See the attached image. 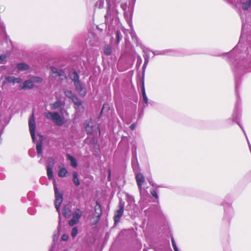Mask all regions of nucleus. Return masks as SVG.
Returning <instances> with one entry per match:
<instances>
[{
  "instance_id": "nucleus-42",
  "label": "nucleus",
  "mask_w": 251,
  "mask_h": 251,
  "mask_svg": "<svg viewBox=\"0 0 251 251\" xmlns=\"http://www.w3.org/2000/svg\"><path fill=\"white\" fill-rule=\"evenodd\" d=\"M6 58V56H5V55H4V54L0 55V64L4 63Z\"/></svg>"
},
{
  "instance_id": "nucleus-29",
  "label": "nucleus",
  "mask_w": 251,
  "mask_h": 251,
  "mask_svg": "<svg viewBox=\"0 0 251 251\" xmlns=\"http://www.w3.org/2000/svg\"><path fill=\"white\" fill-rule=\"evenodd\" d=\"M74 103L78 107L82 105V101L75 95L71 99Z\"/></svg>"
},
{
  "instance_id": "nucleus-21",
  "label": "nucleus",
  "mask_w": 251,
  "mask_h": 251,
  "mask_svg": "<svg viewBox=\"0 0 251 251\" xmlns=\"http://www.w3.org/2000/svg\"><path fill=\"white\" fill-rule=\"evenodd\" d=\"M17 68L20 71H24L29 69V66L25 63H19L17 64Z\"/></svg>"
},
{
  "instance_id": "nucleus-32",
  "label": "nucleus",
  "mask_w": 251,
  "mask_h": 251,
  "mask_svg": "<svg viewBox=\"0 0 251 251\" xmlns=\"http://www.w3.org/2000/svg\"><path fill=\"white\" fill-rule=\"evenodd\" d=\"M109 109H110V106H109V104L107 103H104L102 106V109L100 111V115L99 116V118H100V117H101V116L102 115V113L103 112V111L104 110H105L106 111H108V110H109Z\"/></svg>"
},
{
  "instance_id": "nucleus-38",
  "label": "nucleus",
  "mask_w": 251,
  "mask_h": 251,
  "mask_svg": "<svg viewBox=\"0 0 251 251\" xmlns=\"http://www.w3.org/2000/svg\"><path fill=\"white\" fill-rule=\"evenodd\" d=\"M171 242H172V247L174 250V251H180L179 249L178 248V247L176 245V244L175 242V240L173 236L171 237Z\"/></svg>"
},
{
  "instance_id": "nucleus-20",
  "label": "nucleus",
  "mask_w": 251,
  "mask_h": 251,
  "mask_svg": "<svg viewBox=\"0 0 251 251\" xmlns=\"http://www.w3.org/2000/svg\"><path fill=\"white\" fill-rule=\"evenodd\" d=\"M67 158L70 161L71 165L73 167L76 168L77 166V161L74 157L69 154H67Z\"/></svg>"
},
{
  "instance_id": "nucleus-16",
  "label": "nucleus",
  "mask_w": 251,
  "mask_h": 251,
  "mask_svg": "<svg viewBox=\"0 0 251 251\" xmlns=\"http://www.w3.org/2000/svg\"><path fill=\"white\" fill-rule=\"evenodd\" d=\"M86 126L85 129L88 134H91L94 131L93 123L91 120L85 122Z\"/></svg>"
},
{
  "instance_id": "nucleus-13",
  "label": "nucleus",
  "mask_w": 251,
  "mask_h": 251,
  "mask_svg": "<svg viewBox=\"0 0 251 251\" xmlns=\"http://www.w3.org/2000/svg\"><path fill=\"white\" fill-rule=\"evenodd\" d=\"M136 180L138 187L140 192H141L142 185L145 181V177L142 174L137 173L136 174Z\"/></svg>"
},
{
  "instance_id": "nucleus-7",
  "label": "nucleus",
  "mask_w": 251,
  "mask_h": 251,
  "mask_svg": "<svg viewBox=\"0 0 251 251\" xmlns=\"http://www.w3.org/2000/svg\"><path fill=\"white\" fill-rule=\"evenodd\" d=\"M73 218L68 223L71 226H74L79 222V220L82 216L83 212L79 208L75 209L72 213Z\"/></svg>"
},
{
  "instance_id": "nucleus-26",
  "label": "nucleus",
  "mask_w": 251,
  "mask_h": 251,
  "mask_svg": "<svg viewBox=\"0 0 251 251\" xmlns=\"http://www.w3.org/2000/svg\"><path fill=\"white\" fill-rule=\"evenodd\" d=\"M42 142L39 141L36 144V150L37 152V156L39 157L42 153Z\"/></svg>"
},
{
  "instance_id": "nucleus-4",
  "label": "nucleus",
  "mask_w": 251,
  "mask_h": 251,
  "mask_svg": "<svg viewBox=\"0 0 251 251\" xmlns=\"http://www.w3.org/2000/svg\"><path fill=\"white\" fill-rule=\"evenodd\" d=\"M117 13L113 9L110 8L107 10V13L105 15V23L106 25L110 26L114 21H117Z\"/></svg>"
},
{
  "instance_id": "nucleus-53",
  "label": "nucleus",
  "mask_w": 251,
  "mask_h": 251,
  "mask_svg": "<svg viewBox=\"0 0 251 251\" xmlns=\"http://www.w3.org/2000/svg\"><path fill=\"white\" fill-rule=\"evenodd\" d=\"M136 0H131V1L134 3L135 2Z\"/></svg>"
},
{
  "instance_id": "nucleus-45",
  "label": "nucleus",
  "mask_w": 251,
  "mask_h": 251,
  "mask_svg": "<svg viewBox=\"0 0 251 251\" xmlns=\"http://www.w3.org/2000/svg\"><path fill=\"white\" fill-rule=\"evenodd\" d=\"M151 195L154 197L155 198L158 199V195L157 194V192L155 190H153L151 192Z\"/></svg>"
},
{
  "instance_id": "nucleus-37",
  "label": "nucleus",
  "mask_w": 251,
  "mask_h": 251,
  "mask_svg": "<svg viewBox=\"0 0 251 251\" xmlns=\"http://www.w3.org/2000/svg\"><path fill=\"white\" fill-rule=\"evenodd\" d=\"M171 242H172V247L174 250V251H180L179 249L178 248V247L176 245V244L175 242V240L173 236L171 237Z\"/></svg>"
},
{
  "instance_id": "nucleus-10",
  "label": "nucleus",
  "mask_w": 251,
  "mask_h": 251,
  "mask_svg": "<svg viewBox=\"0 0 251 251\" xmlns=\"http://www.w3.org/2000/svg\"><path fill=\"white\" fill-rule=\"evenodd\" d=\"M169 249V244L167 242L164 244L154 245L152 247L148 248L146 251H168Z\"/></svg>"
},
{
  "instance_id": "nucleus-36",
  "label": "nucleus",
  "mask_w": 251,
  "mask_h": 251,
  "mask_svg": "<svg viewBox=\"0 0 251 251\" xmlns=\"http://www.w3.org/2000/svg\"><path fill=\"white\" fill-rule=\"evenodd\" d=\"M154 55H165L167 54V51L165 50H153L151 51Z\"/></svg>"
},
{
  "instance_id": "nucleus-39",
  "label": "nucleus",
  "mask_w": 251,
  "mask_h": 251,
  "mask_svg": "<svg viewBox=\"0 0 251 251\" xmlns=\"http://www.w3.org/2000/svg\"><path fill=\"white\" fill-rule=\"evenodd\" d=\"M78 233V229L76 226L74 227L71 231V236L72 238H75Z\"/></svg>"
},
{
  "instance_id": "nucleus-17",
  "label": "nucleus",
  "mask_w": 251,
  "mask_h": 251,
  "mask_svg": "<svg viewBox=\"0 0 251 251\" xmlns=\"http://www.w3.org/2000/svg\"><path fill=\"white\" fill-rule=\"evenodd\" d=\"M143 51L144 52V54L143 55L144 58V63L142 67L143 73H144L146 67L148 64L150 60V55L149 53L147 52L146 50L143 49Z\"/></svg>"
},
{
  "instance_id": "nucleus-25",
  "label": "nucleus",
  "mask_w": 251,
  "mask_h": 251,
  "mask_svg": "<svg viewBox=\"0 0 251 251\" xmlns=\"http://www.w3.org/2000/svg\"><path fill=\"white\" fill-rule=\"evenodd\" d=\"M68 171L64 167H59L58 176L60 177H63L66 176Z\"/></svg>"
},
{
  "instance_id": "nucleus-35",
  "label": "nucleus",
  "mask_w": 251,
  "mask_h": 251,
  "mask_svg": "<svg viewBox=\"0 0 251 251\" xmlns=\"http://www.w3.org/2000/svg\"><path fill=\"white\" fill-rule=\"evenodd\" d=\"M104 4V0H98L95 4V6L99 9H101L103 7Z\"/></svg>"
},
{
  "instance_id": "nucleus-46",
  "label": "nucleus",
  "mask_w": 251,
  "mask_h": 251,
  "mask_svg": "<svg viewBox=\"0 0 251 251\" xmlns=\"http://www.w3.org/2000/svg\"><path fill=\"white\" fill-rule=\"evenodd\" d=\"M68 239V235L66 234L62 235L61 240L63 241H67Z\"/></svg>"
},
{
  "instance_id": "nucleus-3",
  "label": "nucleus",
  "mask_w": 251,
  "mask_h": 251,
  "mask_svg": "<svg viewBox=\"0 0 251 251\" xmlns=\"http://www.w3.org/2000/svg\"><path fill=\"white\" fill-rule=\"evenodd\" d=\"M51 75L52 77L60 81L61 83L67 79V77L64 71L54 67H51Z\"/></svg>"
},
{
  "instance_id": "nucleus-50",
  "label": "nucleus",
  "mask_w": 251,
  "mask_h": 251,
  "mask_svg": "<svg viewBox=\"0 0 251 251\" xmlns=\"http://www.w3.org/2000/svg\"><path fill=\"white\" fill-rule=\"evenodd\" d=\"M14 81H15V83H20L21 82V79L20 78L16 77V80H15Z\"/></svg>"
},
{
  "instance_id": "nucleus-24",
  "label": "nucleus",
  "mask_w": 251,
  "mask_h": 251,
  "mask_svg": "<svg viewBox=\"0 0 251 251\" xmlns=\"http://www.w3.org/2000/svg\"><path fill=\"white\" fill-rule=\"evenodd\" d=\"M73 182L76 186H78L80 185V181L78 178V174L76 172L73 173Z\"/></svg>"
},
{
  "instance_id": "nucleus-23",
  "label": "nucleus",
  "mask_w": 251,
  "mask_h": 251,
  "mask_svg": "<svg viewBox=\"0 0 251 251\" xmlns=\"http://www.w3.org/2000/svg\"><path fill=\"white\" fill-rule=\"evenodd\" d=\"M241 4L242 8L244 10H248L250 7H251V0H247L246 1H242Z\"/></svg>"
},
{
  "instance_id": "nucleus-51",
  "label": "nucleus",
  "mask_w": 251,
  "mask_h": 251,
  "mask_svg": "<svg viewBox=\"0 0 251 251\" xmlns=\"http://www.w3.org/2000/svg\"><path fill=\"white\" fill-rule=\"evenodd\" d=\"M137 62H139V64H140L142 62V59L140 56H138V58L137 60Z\"/></svg>"
},
{
  "instance_id": "nucleus-48",
  "label": "nucleus",
  "mask_w": 251,
  "mask_h": 251,
  "mask_svg": "<svg viewBox=\"0 0 251 251\" xmlns=\"http://www.w3.org/2000/svg\"><path fill=\"white\" fill-rule=\"evenodd\" d=\"M135 126H136V125L135 124L133 123L132 124H131L130 126H129V128L131 130H134V128H135Z\"/></svg>"
},
{
  "instance_id": "nucleus-33",
  "label": "nucleus",
  "mask_w": 251,
  "mask_h": 251,
  "mask_svg": "<svg viewBox=\"0 0 251 251\" xmlns=\"http://www.w3.org/2000/svg\"><path fill=\"white\" fill-rule=\"evenodd\" d=\"M31 80L34 83H40L43 81V79L41 77L38 76H32L30 77Z\"/></svg>"
},
{
  "instance_id": "nucleus-19",
  "label": "nucleus",
  "mask_w": 251,
  "mask_h": 251,
  "mask_svg": "<svg viewBox=\"0 0 251 251\" xmlns=\"http://www.w3.org/2000/svg\"><path fill=\"white\" fill-rule=\"evenodd\" d=\"M62 214L65 218H68L71 215V210L68 205H65L63 207Z\"/></svg>"
},
{
  "instance_id": "nucleus-30",
  "label": "nucleus",
  "mask_w": 251,
  "mask_h": 251,
  "mask_svg": "<svg viewBox=\"0 0 251 251\" xmlns=\"http://www.w3.org/2000/svg\"><path fill=\"white\" fill-rule=\"evenodd\" d=\"M47 175L49 179L51 180L53 177V174L52 172V169L50 166L47 167Z\"/></svg>"
},
{
  "instance_id": "nucleus-54",
  "label": "nucleus",
  "mask_w": 251,
  "mask_h": 251,
  "mask_svg": "<svg viewBox=\"0 0 251 251\" xmlns=\"http://www.w3.org/2000/svg\"><path fill=\"white\" fill-rule=\"evenodd\" d=\"M244 26V24H243L242 28H243Z\"/></svg>"
},
{
  "instance_id": "nucleus-44",
  "label": "nucleus",
  "mask_w": 251,
  "mask_h": 251,
  "mask_svg": "<svg viewBox=\"0 0 251 251\" xmlns=\"http://www.w3.org/2000/svg\"><path fill=\"white\" fill-rule=\"evenodd\" d=\"M28 212L29 214L33 215L35 214V210L34 208H29L28 209Z\"/></svg>"
},
{
  "instance_id": "nucleus-41",
  "label": "nucleus",
  "mask_w": 251,
  "mask_h": 251,
  "mask_svg": "<svg viewBox=\"0 0 251 251\" xmlns=\"http://www.w3.org/2000/svg\"><path fill=\"white\" fill-rule=\"evenodd\" d=\"M5 80L7 82L9 83H12L13 84L15 83V80H16V77L14 76H7L5 78Z\"/></svg>"
},
{
  "instance_id": "nucleus-12",
  "label": "nucleus",
  "mask_w": 251,
  "mask_h": 251,
  "mask_svg": "<svg viewBox=\"0 0 251 251\" xmlns=\"http://www.w3.org/2000/svg\"><path fill=\"white\" fill-rule=\"evenodd\" d=\"M76 91L82 97L86 95V89L84 85L80 81L74 84Z\"/></svg>"
},
{
  "instance_id": "nucleus-40",
  "label": "nucleus",
  "mask_w": 251,
  "mask_h": 251,
  "mask_svg": "<svg viewBox=\"0 0 251 251\" xmlns=\"http://www.w3.org/2000/svg\"><path fill=\"white\" fill-rule=\"evenodd\" d=\"M59 232L58 230H57V231H55L54 232V233L52 236L53 241L54 242H55L58 240V239L59 238Z\"/></svg>"
},
{
  "instance_id": "nucleus-34",
  "label": "nucleus",
  "mask_w": 251,
  "mask_h": 251,
  "mask_svg": "<svg viewBox=\"0 0 251 251\" xmlns=\"http://www.w3.org/2000/svg\"><path fill=\"white\" fill-rule=\"evenodd\" d=\"M65 95L69 99H72V98L75 95L71 91L69 90H65L64 91Z\"/></svg>"
},
{
  "instance_id": "nucleus-9",
  "label": "nucleus",
  "mask_w": 251,
  "mask_h": 251,
  "mask_svg": "<svg viewBox=\"0 0 251 251\" xmlns=\"http://www.w3.org/2000/svg\"><path fill=\"white\" fill-rule=\"evenodd\" d=\"M141 97L142 99V104L143 105V108L147 107L149 103V100L148 97L146 93L145 87L144 84V80L143 78L141 81Z\"/></svg>"
},
{
  "instance_id": "nucleus-11",
  "label": "nucleus",
  "mask_w": 251,
  "mask_h": 251,
  "mask_svg": "<svg viewBox=\"0 0 251 251\" xmlns=\"http://www.w3.org/2000/svg\"><path fill=\"white\" fill-rule=\"evenodd\" d=\"M29 127L32 139L33 142H34L35 141V130L36 126L33 114H32L29 120Z\"/></svg>"
},
{
  "instance_id": "nucleus-49",
  "label": "nucleus",
  "mask_w": 251,
  "mask_h": 251,
  "mask_svg": "<svg viewBox=\"0 0 251 251\" xmlns=\"http://www.w3.org/2000/svg\"><path fill=\"white\" fill-rule=\"evenodd\" d=\"M152 208L151 207V208H149L148 210H145V215H148V212L152 211Z\"/></svg>"
},
{
  "instance_id": "nucleus-15",
  "label": "nucleus",
  "mask_w": 251,
  "mask_h": 251,
  "mask_svg": "<svg viewBox=\"0 0 251 251\" xmlns=\"http://www.w3.org/2000/svg\"><path fill=\"white\" fill-rule=\"evenodd\" d=\"M69 76L70 79L74 82V84L77 82H80L79 76L76 72L73 70L71 71L69 73Z\"/></svg>"
},
{
  "instance_id": "nucleus-43",
  "label": "nucleus",
  "mask_w": 251,
  "mask_h": 251,
  "mask_svg": "<svg viewBox=\"0 0 251 251\" xmlns=\"http://www.w3.org/2000/svg\"><path fill=\"white\" fill-rule=\"evenodd\" d=\"M127 201L129 203H132L134 202V199L133 197L128 195L127 196Z\"/></svg>"
},
{
  "instance_id": "nucleus-47",
  "label": "nucleus",
  "mask_w": 251,
  "mask_h": 251,
  "mask_svg": "<svg viewBox=\"0 0 251 251\" xmlns=\"http://www.w3.org/2000/svg\"><path fill=\"white\" fill-rule=\"evenodd\" d=\"M127 4L126 3H122L121 5V8L123 9L124 11H125L126 8Z\"/></svg>"
},
{
  "instance_id": "nucleus-6",
  "label": "nucleus",
  "mask_w": 251,
  "mask_h": 251,
  "mask_svg": "<svg viewBox=\"0 0 251 251\" xmlns=\"http://www.w3.org/2000/svg\"><path fill=\"white\" fill-rule=\"evenodd\" d=\"M53 188L54 190L55 198L54 205L57 211L59 212L60 206L63 201V194L62 193H60L58 192L57 185L55 180L53 181Z\"/></svg>"
},
{
  "instance_id": "nucleus-14",
  "label": "nucleus",
  "mask_w": 251,
  "mask_h": 251,
  "mask_svg": "<svg viewBox=\"0 0 251 251\" xmlns=\"http://www.w3.org/2000/svg\"><path fill=\"white\" fill-rule=\"evenodd\" d=\"M94 210H95L96 214H97V219L96 221L93 224V225L96 224L98 222L101 216V214H102L101 207L100 204L98 201H96V205H95V206L94 207Z\"/></svg>"
},
{
  "instance_id": "nucleus-8",
  "label": "nucleus",
  "mask_w": 251,
  "mask_h": 251,
  "mask_svg": "<svg viewBox=\"0 0 251 251\" xmlns=\"http://www.w3.org/2000/svg\"><path fill=\"white\" fill-rule=\"evenodd\" d=\"M124 208L125 202L122 200H120L119 203L118 209L115 211L113 218L114 221V225H117L120 222L121 218L124 213Z\"/></svg>"
},
{
  "instance_id": "nucleus-18",
  "label": "nucleus",
  "mask_w": 251,
  "mask_h": 251,
  "mask_svg": "<svg viewBox=\"0 0 251 251\" xmlns=\"http://www.w3.org/2000/svg\"><path fill=\"white\" fill-rule=\"evenodd\" d=\"M132 166L134 170L137 169L138 167V162L137 157V153L136 150L132 151Z\"/></svg>"
},
{
  "instance_id": "nucleus-28",
  "label": "nucleus",
  "mask_w": 251,
  "mask_h": 251,
  "mask_svg": "<svg viewBox=\"0 0 251 251\" xmlns=\"http://www.w3.org/2000/svg\"><path fill=\"white\" fill-rule=\"evenodd\" d=\"M103 52L106 55H109L111 54L112 49L110 46L106 45L103 48Z\"/></svg>"
},
{
  "instance_id": "nucleus-5",
  "label": "nucleus",
  "mask_w": 251,
  "mask_h": 251,
  "mask_svg": "<svg viewBox=\"0 0 251 251\" xmlns=\"http://www.w3.org/2000/svg\"><path fill=\"white\" fill-rule=\"evenodd\" d=\"M46 117L49 120H52L56 125L62 126L64 123L63 119L57 112H48L45 113Z\"/></svg>"
},
{
  "instance_id": "nucleus-2",
  "label": "nucleus",
  "mask_w": 251,
  "mask_h": 251,
  "mask_svg": "<svg viewBox=\"0 0 251 251\" xmlns=\"http://www.w3.org/2000/svg\"><path fill=\"white\" fill-rule=\"evenodd\" d=\"M224 207L225 214L223 220L226 223H229L231 218L234 215V211L229 202H226L224 200L222 203Z\"/></svg>"
},
{
  "instance_id": "nucleus-31",
  "label": "nucleus",
  "mask_w": 251,
  "mask_h": 251,
  "mask_svg": "<svg viewBox=\"0 0 251 251\" xmlns=\"http://www.w3.org/2000/svg\"><path fill=\"white\" fill-rule=\"evenodd\" d=\"M116 44H119L122 39V35L120 30H117L116 33Z\"/></svg>"
},
{
  "instance_id": "nucleus-27",
  "label": "nucleus",
  "mask_w": 251,
  "mask_h": 251,
  "mask_svg": "<svg viewBox=\"0 0 251 251\" xmlns=\"http://www.w3.org/2000/svg\"><path fill=\"white\" fill-rule=\"evenodd\" d=\"M62 105L63 102L60 100H57L51 105V107L53 109H56L61 107Z\"/></svg>"
},
{
  "instance_id": "nucleus-52",
  "label": "nucleus",
  "mask_w": 251,
  "mask_h": 251,
  "mask_svg": "<svg viewBox=\"0 0 251 251\" xmlns=\"http://www.w3.org/2000/svg\"><path fill=\"white\" fill-rule=\"evenodd\" d=\"M110 175H111L110 170H109V175H108V179H110Z\"/></svg>"
},
{
  "instance_id": "nucleus-22",
  "label": "nucleus",
  "mask_w": 251,
  "mask_h": 251,
  "mask_svg": "<svg viewBox=\"0 0 251 251\" xmlns=\"http://www.w3.org/2000/svg\"><path fill=\"white\" fill-rule=\"evenodd\" d=\"M34 87V84L31 80V78H30L29 79L25 80L23 84V88L24 89L28 88L31 89Z\"/></svg>"
},
{
  "instance_id": "nucleus-1",
  "label": "nucleus",
  "mask_w": 251,
  "mask_h": 251,
  "mask_svg": "<svg viewBox=\"0 0 251 251\" xmlns=\"http://www.w3.org/2000/svg\"><path fill=\"white\" fill-rule=\"evenodd\" d=\"M242 38L243 34L242 33L239 43L229 54L232 55L230 59H234V62L231 64V67L235 76V93L236 95V102L231 118L233 121L235 122L243 130L245 135H246V132L239 122L240 99L238 96L237 89L239 85L238 79L240 76L246 73L251 72V48L245 47L242 46L241 43Z\"/></svg>"
}]
</instances>
